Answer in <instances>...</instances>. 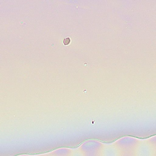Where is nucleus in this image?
<instances>
[{
  "instance_id": "nucleus-1",
  "label": "nucleus",
  "mask_w": 156,
  "mask_h": 156,
  "mask_svg": "<svg viewBox=\"0 0 156 156\" xmlns=\"http://www.w3.org/2000/svg\"><path fill=\"white\" fill-rule=\"evenodd\" d=\"M69 39L67 38L64 40V42L65 44H67L69 43Z\"/></svg>"
}]
</instances>
